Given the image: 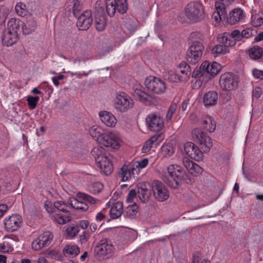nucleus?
Instances as JSON below:
<instances>
[{"label": "nucleus", "mask_w": 263, "mask_h": 263, "mask_svg": "<svg viewBox=\"0 0 263 263\" xmlns=\"http://www.w3.org/2000/svg\"><path fill=\"white\" fill-rule=\"evenodd\" d=\"M184 148L186 154L192 159L196 161L202 159V152L194 143L191 142H186L184 144Z\"/></svg>", "instance_id": "18"}, {"label": "nucleus", "mask_w": 263, "mask_h": 263, "mask_svg": "<svg viewBox=\"0 0 263 263\" xmlns=\"http://www.w3.org/2000/svg\"><path fill=\"white\" fill-rule=\"evenodd\" d=\"M192 137L193 139L200 145L203 152L210 151L213 145L212 141L206 133L197 128L192 131Z\"/></svg>", "instance_id": "7"}, {"label": "nucleus", "mask_w": 263, "mask_h": 263, "mask_svg": "<svg viewBox=\"0 0 263 263\" xmlns=\"http://www.w3.org/2000/svg\"><path fill=\"white\" fill-rule=\"evenodd\" d=\"M91 155L95 158V161L99 168L103 167L107 163H111L106 156V153L104 148L95 147L91 152Z\"/></svg>", "instance_id": "15"}, {"label": "nucleus", "mask_w": 263, "mask_h": 263, "mask_svg": "<svg viewBox=\"0 0 263 263\" xmlns=\"http://www.w3.org/2000/svg\"><path fill=\"white\" fill-rule=\"evenodd\" d=\"M72 4V13L75 17H78L79 15V12L81 10V6L80 3L77 0H73Z\"/></svg>", "instance_id": "49"}, {"label": "nucleus", "mask_w": 263, "mask_h": 263, "mask_svg": "<svg viewBox=\"0 0 263 263\" xmlns=\"http://www.w3.org/2000/svg\"><path fill=\"white\" fill-rule=\"evenodd\" d=\"M145 85L148 90L156 93H163L166 89V84L159 78L150 76L145 80Z\"/></svg>", "instance_id": "9"}, {"label": "nucleus", "mask_w": 263, "mask_h": 263, "mask_svg": "<svg viewBox=\"0 0 263 263\" xmlns=\"http://www.w3.org/2000/svg\"><path fill=\"white\" fill-rule=\"evenodd\" d=\"M95 9L96 28L98 31H101L105 29L106 24L103 3L101 1H97L95 5Z\"/></svg>", "instance_id": "11"}, {"label": "nucleus", "mask_w": 263, "mask_h": 263, "mask_svg": "<svg viewBox=\"0 0 263 263\" xmlns=\"http://www.w3.org/2000/svg\"><path fill=\"white\" fill-rule=\"evenodd\" d=\"M218 99V94L215 91H211L206 93L203 97V103L205 106L215 105Z\"/></svg>", "instance_id": "26"}, {"label": "nucleus", "mask_w": 263, "mask_h": 263, "mask_svg": "<svg viewBox=\"0 0 263 263\" xmlns=\"http://www.w3.org/2000/svg\"><path fill=\"white\" fill-rule=\"evenodd\" d=\"M221 69V66L217 62L210 63L208 61H204L199 67H196L194 69L192 73V77L194 78L199 77L202 81H203L204 77H205L208 81L211 77L217 75Z\"/></svg>", "instance_id": "3"}, {"label": "nucleus", "mask_w": 263, "mask_h": 263, "mask_svg": "<svg viewBox=\"0 0 263 263\" xmlns=\"http://www.w3.org/2000/svg\"><path fill=\"white\" fill-rule=\"evenodd\" d=\"M230 35L231 33L227 36H225L224 35L222 36L220 38H219V42L224 44L226 48L229 46H234L236 44V40L230 37Z\"/></svg>", "instance_id": "38"}, {"label": "nucleus", "mask_w": 263, "mask_h": 263, "mask_svg": "<svg viewBox=\"0 0 263 263\" xmlns=\"http://www.w3.org/2000/svg\"><path fill=\"white\" fill-rule=\"evenodd\" d=\"M114 105L118 111L124 112L133 108L134 101L127 94L120 92L114 99Z\"/></svg>", "instance_id": "6"}, {"label": "nucleus", "mask_w": 263, "mask_h": 263, "mask_svg": "<svg viewBox=\"0 0 263 263\" xmlns=\"http://www.w3.org/2000/svg\"><path fill=\"white\" fill-rule=\"evenodd\" d=\"M261 95V90L259 87H256L255 90L253 91V96L256 98H259Z\"/></svg>", "instance_id": "64"}, {"label": "nucleus", "mask_w": 263, "mask_h": 263, "mask_svg": "<svg viewBox=\"0 0 263 263\" xmlns=\"http://www.w3.org/2000/svg\"><path fill=\"white\" fill-rule=\"evenodd\" d=\"M54 220L60 224H64L71 220L69 216H64L62 214H55L53 215Z\"/></svg>", "instance_id": "41"}, {"label": "nucleus", "mask_w": 263, "mask_h": 263, "mask_svg": "<svg viewBox=\"0 0 263 263\" xmlns=\"http://www.w3.org/2000/svg\"><path fill=\"white\" fill-rule=\"evenodd\" d=\"M105 6L106 12L110 17L115 15L116 10L123 14L128 9L127 0H105Z\"/></svg>", "instance_id": "8"}, {"label": "nucleus", "mask_w": 263, "mask_h": 263, "mask_svg": "<svg viewBox=\"0 0 263 263\" xmlns=\"http://www.w3.org/2000/svg\"><path fill=\"white\" fill-rule=\"evenodd\" d=\"M68 203L72 208L82 212L86 211L89 208L88 205L85 202L73 197L69 198Z\"/></svg>", "instance_id": "24"}, {"label": "nucleus", "mask_w": 263, "mask_h": 263, "mask_svg": "<svg viewBox=\"0 0 263 263\" xmlns=\"http://www.w3.org/2000/svg\"><path fill=\"white\" fill-rule=\"evenodd\" d=\"M54 206L55 208L59 210L60 211L63 212L67 213L68 211L66 210V208L68 205L63 201H56L54 203Z\"/></svg>", "instance_id": "50"}, {"label": "nucleus", "mask_w": 263, "mask_h": 263, "mask_svg": "<svg viewBox=\"0 0 263 263\" xmlns=\"http://www.w3.org/2000/svg\"><path fill=\"white\" fill-rule=\"evenodd\" d=\"M124 26L129 33H133L138 28V22L136 19L127 18L124 21Z\"/></svg>", "instance_id": "33"}, {"label": "nucleus", "mask_w": 263, "mask_h": 263, "mask_svg": "<svg viewBox=\"0 0 263 263\" xmlns=\"http://www.w3.org/2000/svg\"><path fill=\"white\" fill-rule=\"evenodd\" d=\"M191 73V68L185 62H182L179 65L177 74H179L181 81H187Z\"/></svg>", "instance_id": "21"}, {"label": "nucleus", "mask_w": 263, "mask_h": 263, "mask_svg": "<svg viewBox=\"0 0 263 263\" xmlns=\"http://www.w3.org/2000/svg\"><path fill=\"white\" fill-rule=\"evenodd\" d=\"M186 18L193 23L202 21L205 17L203 6L198 2H192L187 4L184 9Z\"/></svg>", "instance_id": "4"}, {"label": "nucleus", "mask_w": 263, "mask_h": 263, "mask_svg": "<svg viewBox=\"0 0 263 263\" xmlns=\"http://www.w3.org/2000/svg\"><path fill=\"white\" fill-rule=\"evenodd\" d=\"M212 18L214 19L217 23H219L221 21H222L223 19L222 16H221L219 13H218L217 11L213 12L212 14Z\"/></svg>", "instance_id": "63"}, {"label": "nucleus", "mask_w": 263, "mask_h": 263, "mask_svg": "<svg viewBox=\"0 0 263 263\" xmlns=\"http://www.w3.org/2000/svg\"><path fill=\"white\" fill-rule=\"evenodd\" d=\"M36 27V22L33 19L28 20L25 23L23 22L21 30L24 34H29L33 32Z\"/></svg>", "instance_id": "28"}, {"label": "nucleus", "mask_w": 263, "mask_h": 263, "mask_svg": "<svg viewBox=\"0 0 263 263\" xmlns=\"http://www.w3.org/2000/svg\"><path fill=\"white\" fill-rule=\"evenodd\" d=\"M15 11L18 15L21 16H25L27 13L26 5L22 3H18L15 6Z\"/></svg>", "instance_id": "44"}, {"label": "nucleus", "mask_w": 263, "mask_h": 263, "mask_svg": "<svg viewBox=\"0 0 263 263\" xmlns=\"http://www.w3.org/2000/svg\"><path fill=\"white\" fill-rule=\"evenodd\" d=\"M2 43L4 45L11 46L15 44L18 40V36L16 33H13L7 30L4 32L2 37Z\"/></svg>", "instance_id": "23"}, {"label": "nucleus", "mask_w": 263, "mask_h": 263, "mask_svg": "<svg viewBox=\"0 0 263 263\" xmlns=\"http://www.w3.org/2000/svg\"><path fill=\"white\" fill-rule=\"evenodd\" d=\"M227 52V48L223 45H216L211 49V53L214 57H216L218 55L223 54Z\"/></svg>", "instance_id": "37"}, {"label": "nucleus", "mask_w": 263, "mask_h": 263, "mask_svg": "<svg viewBox=\"0 0 263 263\" xmlns=\"http://www.w3.org/2000/svg\"><path fill=\"white\" fill-rule=\"evenodd\" d=\"M23 25V22L19 19H16L15 18H11L7 24V30L10 32H12L13 33H16V27H21Z\"/></svg>", "instance_id": "32"}, {"label": "nucleus", "mask_w": 263, "mask_h": 263, "mask_svg": "<svg viewBox=\"0 0 263 263\" xmlns=\"http://www.w3.org/2000/svg\"><path fill=\"white\" fill-rule=\"evenodd\" d=\"M165 77L166 79L170 82H177L178 81H181L180 80V77H179V74L174 72H169Z\"/></svg>", "instance_id": "48"}, {"label": "nucleus", "mask_w": 263, "mask_h": 263, "mask_svg": "<svg viewBox=\"0 0 263 263\" xmlns=\"http://www.w3.org/2000/svg\"><path fill=\"white\" fill-rule=\"evenodd\" d=\"M152 190L155 199L158 201L167 200L170 196L169 192L161 181L154 180L152 183Z\"/></svg>", "instance_id": "12"}, {"label": "nucleus", "mask_w": 263, "mask_h": 263, "mask_svg": "<svg viewBox=\"0 0 263 263\" xmlns=\"http://www.w3.org/2000/svg\"><path fill=\"white\" fill-rule=\"evenodd\" d=\"M94 187H96L97 189L95 190L94 193H99L103 189V184L100 183V182H97L94 184L93 185Z\"/></svg>", "instance_id": "62"}, {"label": "nucleus", "mask_w": 263, "mask_h": 263, "mask_svg": "<svg viewBox=\"0 0 263 263\" xmlns=\"http://www.w3.org/2000/svg\"><path fill=\"white\" fill-rule=\"evenodd\" d=\"M114 247L111 241L106 238L101 239L94 249L96 258L99 260L105 258V256L110 255L113 252Z\"/></svg>", "instance_id": "5"}, {"label": "nucleus", "mask_w": 263, "mask_h": 263, "mask_svg": "<svg viewBox=\"0 0 263 263\" xmlns=\"http://www.w3.org/2000/svg\"><path fill=\"white\" fill-rule=\"evenodd\" d=\"M177 108V104L176 103L172 104L167 111L166 114V118L167 121L171 120L172 118V116L174 112L176 111Z\"/></svg>", "instance_id": "55"}, {"label": "nucleus", "mask_w": 263, "mask_h": 263, "mask_svg": "<svg viewBox=\"0 0 263 263\" xmlns=\"http://www.w3.org/2000/svg\"><path fill=\"white\" fill-rule=\"evenodd\" d=\"M22 223L21 216L17 214L12 215L6 218L4 221L5 229L7 231L12 232L17 230Z\"/></svg>", "instance_id": "16"}, {"label": "nucleus", "mask_w": 263, "mask_h": 263, "mask_svg": "<svg viewBox=\"0 0 263 263\" xmlns=\"http://www.w3.org/2000/svg\"><path fill=\"white\" fill-rule=\"evenodd\" d=\"M238 78L231 72L222 74L219 79V85L223 90L230 91L235 89L238 85Z\"/></svg>", "instance_id": "10"}, {"label": "nucleus", "mask_w": 263, "mask_h": 263, "mask_svg": "<svg viewBox=\"0 0 263 263\" xmlns=\"http://www.w3.org/2000/svg\"><path fill=\"white\" fill-rule=\"evenodd\" d=\"M263 53L262 48L258 46H255L249 50V55L253 60L259 59Z\"/></svg>", "instance_id": "35"}, {"label": "nucleus", "mask_w": 263, "mask_h": 263, "mask_svg": "<svg viewBox=\"0 0 263 263\" xmlns=\"http://www.w3.org/2000/svg\"><path fill=\"white\" fill-rule=\"evenodd\" d=\"M10 243L7 240H5L3 243H0V252L3 253H8L13 251Z\"/></svg>", "instance_id": "47"}, {"label": "nucleus", "mask_w": 263, "mask_h": 263, "mask_svg": "<svg viewBox=\"0 0 263 263\" xmlns=\"http://www.w3.org/2000/svg\"><path fill=\"white\" fill-rule=\"evenodd\" d=\"M39 236L42 240V243H44L46 246H49L53 239V235L49 231L45 232Z\"/></svg>", "instance_id": "40"}, {"label": "nucleus", "mask_w": 263, "mask_h": 263, "mask_svg": "<svg viewBox=\"0 0 263 263\" xmlns=\"http://www.w3.org/2000/svg\"><path fill=\"white\" fill-rule=\"evenodd\" d=\"M77 196L83 199L86 202H87L90 204H95L96 202V199L90 195L86 194L82 192H78L77 194Z\"/></svg>", "instance_id": "42"}, {"label": "nucleus", "mask_w": 263, "mask_h": 263, "mask_svg": "<svg viewBox=\"0 0 263 263\" xmlns=\"http://www.w3.org/2000/svg\"><path fill=\"white\" fill-rule=\"evenodd\" d=\"M99 116L101 122L107 126L112 127L116 124V119L115 116L107 111H100Z\"/></svg>", "instance_id": "22"}, {"label": "nucleus", "mask_w": 263, "mask_h": 263, "mask_svg": "<svg viewBox=\"0 0 263 263\" xmlns=\"http://www.w3.org/2000/svg\"><path fill=\"white\" fill-rule=\"evenodd\" d=\"M134 96L136 97L137 99L145 104L149 103L150 102L149 99L153 98L152 95H148L144 91L138 88L135 89Z\"/></svg>", "instance_id": "30"}, {"label": "nucleus", "mask_w": 263, "mask_h": 263, "mask_svg": "<svg viewBox=\"0 0 263 263\" xmlns=\"http://www.w3.org/2000/svg\"><path fill=\"white\" fill-rule=\"evenodd\" d=\"M45 247H46V245L42 243V240L40 236H39L32 242V248L35 251H40L42 248Z\"/></svg>", "instance_id": "45"}, {"label": "nucleus", "mask_w": 263, "mask_h": 263, "mask_svg": "<svg viewBox=\"0 0 263 263\" xmlns=\"http://www.w3.org/2000/svg\"><path fill=\"white\" fill-rule=\"evenodd\" d=\"M107 163L100 168L105 175L108 176L111 174L114 168L111 163Z\"/></svg>", "instance_id": "51"}, {"label": "nucleus", "mask_w": 263, "mask_h": 263, "mask_svg": "<svg viewBox=\"0 0 263 263\" xmlns=\"http://www.w3.org/2000/svg\"><path fill=\"white\" fill-rule=\"evenodd\" d=\"M256 33L255 29H251L250 28L243 29L241 32L239 30L236 29L231 33L230 37H232L235 40L237 41H241L243 38L248 39L251 36H254Z\"/></svg>", "instance_id": "20"}, {"label": "nucleus", "mask_w": 263, "mask_h": 263, "mask_svg": "<svg viewBox=\"0 0 263 263\" xmlns=\"http://www.w3.org/2000/svg\"><path fill=\"white\" fill-rule=\"evenodd\" d=\"M167 173L163 176V180L165 183L173 189H177L183 183L192 184L194 178L181 166L171 164L167 167Z\"/></svg>", "instance_id": "1"}, {"label": "nucleus", "mask_w": 263, "mask_h": 263, "mask_svg": "<svg viewBox=\"0 0 263 263\" xmlns=\"http://www.w3.org/2000/svg\"><path fill=\"white\" fill-rule=\"evenodd\" d=\"M40 98L38 96H29L27 98L28 105L30 109H34L37 106Z\"/></svg>", "instance_id": "43"}, {"label": "nucleus", "mask_w": 263, "mask_h": 263, "mask_svg": "<svg viewBox=\"0 0 263 263\" xmlns=\"http://www.w3.org/2000/svg\"><path fill=\"white\" fill-rule=\"evenodd\" d=\"M161 149L165 156H171L174 152V148L171 145H163Z\"/></svg>", "instance_id": "53"}, {"label": "nucleus", "mask_w": 263, "mask_h": 263, "mask_svg": "<svg viewBox=\"0 0 263 263\" xmlns=\"http://www.w3.org/2000/svg\"><path fill=\"white\" fill-rule=\"evenodd\" d=\"M152 145L153 144L151 143V142L147 141L142 148V152L144 153H147L152 148Z\"/></svg>", "instance_id": "61"}, {"label": "nucleus", "mask_w": 263, "mask_h": 263, "mask_svg": "<svg viewBox=\"0 0 263 263\" xmlns=\"http://www.w3.org/2000/svg\"><path fill=\"white\" fill-rule=\"evenodd\" d=\"M63 253L65 256L74 257L80 253V249L76 246H66L63 250Z\"/></svg>", "instance_id": "34"}, {"label": "nucleus", "mask_w": 263, "mask_h": 263, "mask_svg": "<svg viewBox=\"0 0 263 263\" xmlns=\"http://www.w3.org/2000/svg\"><path fill=\"white\" fill-rule=\"evenodd\" d=\"M92 22L91 12L86 10L78 17L77 26L80 30H87L90 27Z\"/></svg>", "instance_id": "17"}, {"label": "nucleus", "mask_w": 263, "mask_h": 263, "mask_svg": "<svg viewBox=\"0 0 263 263\" xmlns=\"http://www.w3.org/2000/svg\"><path fill=\"white\" fill-rule=\"evenodd\" d=\"M182 162L184 166L188 170V171L191 172L192 166H193V164L195 162H193L187 158H184Z\"/></svg>", "instance_id": "57"}, {"label": "nucleus", "mask_w": 263, "mask_h": 263, "mask_svg": "<svg viewBox=\"0 0 263 263\" xmlns=\"http://www.w3.org/2000/svg\"><path fill=\"white\" fill-rule=\"evenodd\" d=\"M190 37L191 40L189 48L195 50L197 53L203 54L204 46L201 42L204 39L203 35L200 32H194L191 33Z\"/></svg>", "instance_id": "13"}, {"label": "nucleus", "mask_w": 263, "mask_h": 263, "mask_svg": "<svg viewBox=\"0 0 263 263\" xmlns=\"http://www.w3.org/2000/svg\"><path fill=\"white\" fill-rule=\"evenodd\" d=\"M215 6L217 9V12L219 13L220 15L224 20L227 16V12L224 4L221 3H216Z\"/></svg>", "instance_id": "46"}, {"label": "nucleus", "mask_w": 263, "mask_h": 263, "mask_svg": "<svg viewBox=\"0 0 263 263\" xmlns=\"http://www.w3.org/2000/svg\"><path fill=\"white\" fill-rule=\"evenodd\" d=\"M89 133L102 147H110L115 149L120 147L117 138L114 135L104 133L103 130L97 125L92 126L89 129Z\"/></svg>", "instance_id": "2"}, {"label": "nucleus", "mask_w": 263, "mask_h": 263, "mask_svg": "<svg viewBox=\"0 0 263 263\" xmlns=\"http://www.w3.org/2000/svg\"><path fill=\"white\" fill-rule=\"evenodd\" d=\"M67 234L70 237H74L79 232L78 226H70L66 230Z\"/></svg>", "instance_id": "52"}, {"label": "nucleus", "mask_w": 263, "mask_h": 263, "mask_svg": "<svg viewBox=\"0 0 263 263\" xmlns=\"http://www.w3.org/2000/svg\"><path fill=\"white\" fill-rule=\"evenodd\" d=\"M90 236V233L87 231H84L82 235H80V241L81 243H85L88 240Z\"/></svg>", "instance_id": "58"}, {"label": "nucleus", "mask_w": 263, "mask_h": 263, "mask_svg": "<svg viewBox=\"0 0 263 263\" xmlns=\"http://www.w3.org/2000/svg\"><path fill=\"white\" fill-rule=\"evenodd\" d=\"M203 172V169L197 164L194 163L191 171V173L194 175L201 174Z\"/></svg>", "instance_id": "56"}, {"label": "nucleus", "mask_w": 263, "mask_h": 263, "mask_svg": "<svg viewBox=\"0 0 263 263\" xmlns=\"http://www.w3.org/2000/svg\"><path fill=\"white\" fill-rule=\"evenodd\" d=\"M202 56V54L198 53L195 50L188 49L186 52V60L187 62L193 65L199 62Z\"/></svg>", "instance_id": "29"}, {"label": "nucleus", "mask_w": 263, "mask_h": 263, "mask_svg": "<svg viewBox=\"0 0 263 263\" xmlns=\"http://www.w3.org/2000/svg\"><path fill=\"white\" fill-rule=\"evenodd\" d=\"M146 122L148 128L154 132H159L163 126L162 119L154 114L149 115L146 118Z\"/></svg>", "instance_id": "19"}, {"label": "nucleus", "mask_w": 263, "mask_h": 263, "mask_svg": "<svg viewBox=\"0 0 263 263\" xmlns=\"http://www.w3.org/2000/svg\"><path fill=\"white\" fill-rule=\"evenodd\" d=\"M130 168H128L126 165H124L119 172V176L122 178V181H126L131 177Z\"/></svg>", "instance_id": "36"}, {"label": "nucleus", "mask_w": 263, "mask_h": 263, "mask_svg": "<svg viewBox=\"0 0 263 263\" xmlns=\"http://www.w3.org/2000/svg\"><path fill=\"white\" fill-rule=\"evenodd\" d=\"M137 195H138V192L136 186L135 189H132L129 191L126 198V201L129 203L132 202Z\"/></svg>", "instance_id": "54"}, {"label": "nucleus", "mask_w": 263, "mask_h": 263, "mask_svg": "<svg viewBox=\"0 0 263 263\" xmlns=\"http://www.w3.org/2000/svg\"><path fill=\"white\" fill-rule=\"evenodd\" d=\"M202 125L204 129L210 133L213 132L216 129V123L214 119L209 116L205 117L202 120Z\"/></svg>", "instance_id": "31"}, {"label": "nucleus", "mask_w": 263, "mask_h": 263, "mask_svg": "<svg viewBox=\"0 0 263 263\" xmlns=\"http://www.w3.org/2000/svg\"><path fill=\"white\" fill-rule=\"evenodd\" d=\"M138 196L143 203L148 202L151 197L152 185L147 182H140L136 184Z\"/></svg>", "instance_id": "14"}, {"label": "nucleus", "mask_w": 263, "mask_h": 263, "mask_svg": "<svg viewBox=\"0 0 263 263\" xmlns=\"http://www.w3.org/2000/svg\"><path fill=\"white\" fill-rule=\"evenodd\" d=\"M148 162V159L145 158L142 159L140 161L138 162V164H137L136 166H137V167H138L139 168H143L147 166Z\"/></svg>", "instance_id": "59"}, {"label": "nucleus", "mask_w": 263, "mask_h": 263, "mask_svg": "<svg viewBox=\"0 0 263 263\" xmlns=\"http://www.w3.org/2000/svg\"><path fill=\"white\" fill-rule=\"evenodd\" d=\"M123 211V203L118 201L115 203L110 210V216L112 219H117L120 217Z\"/></svg>", "instance_id": "27"}, {"label": "nucleus", "mask_w": 263, "mask_h": 263, "mask_svg": "<svg viewBox=\"0 0 263 263\" xmlns=\"http://www.w3.org/2000/svg\"><path fill=\"white\" fill-rule=\"evenodd\" d=\"M138 206L135 203L128 205L126 210L125 216L130 218H133L138 213Z\"/></svg>", "instance_id": "39"}, {"label": "nucleus", "mask_w": 263, "mask_h": 263, "mask_svg": "<svg viewBox=\"0 0 263 263\" xmlns=\"http://www.w3.org/2000/svg\"><path fill=\"white\" fill-rule=\"evenodd\" d=\"M253 76L257 79H262L263 77V71L258 70L256 69L252 71Z\"/></svg>", "instance_id": "60"}, {"label": "nucleus", "mask_w": 263, "mask_h": 263, "mask_svg": "<svg viewBox=\"0 0 263 263\" xmlns=\"http://www.w3.org/2000/svg\"><path fill=\"white\" fill-rule=\"evenodd\" d=\"M242 11L239 8H235L229 13L227 21L231 25L238 22L242 16Z\"/></svg>", "instance_id": "25"}]
</instances>
